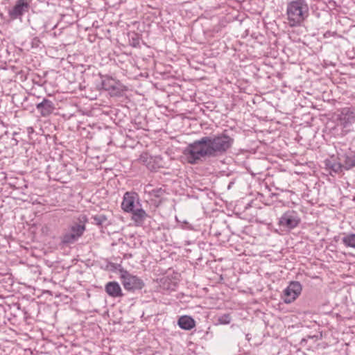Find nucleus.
Here are the masks:
<instances>
[{"mask_svg":"<svg viewBox=\"0 0 355 355\" xmlns=\"http://www.w3.org/2000/svg\"><path fill=\"white\" fill-rule=\"evenodd\" d=\"M233 141V139L226 135L202 137L187 146L183 152L182 159L194 164L202 158L225 152L232 146Z\"/></svg>","mask_w":355,"mask_h":355,"instance_id":"nucleus-1","label":"nucleus"},{"mask_svg":"<svg viewBox=\"0 0 355 355\" xmlns=\"http://www.w3.org/2000/svg\"><path fill=\"white\" fill-rule=\"evenodd\" d=\"M309 16V8L304 0H294L286 6V19L290 27L300 26Z\"/></svg>","mask_w":355,"mask_h":355,"instance_id":"nucleus-2","label":"nucleus"},{"mask_svg":"<svg viewBox=\"0 0 355 355\" xmlns=\"http://www.w3.org/2000/svg\"><path fill=\"white\" fill-rule=\"evenodd\" d=\"M119 279L125 290L134 292L137 290H141L145 284L139 277L130 273L128 271L119 270Z\"/></svg>","mask_w":355,"mask_h":355,"instance_id":"nucleus-3","label":"nucleus"},{"mask_svg":"<svg viewBox=\"0 0 355 355\" xmlns=\"http://www.w3.org/2000/svg\"><path fill=\"white\" fill-rule=\"evenodd\" d=\"M301 218L297 211L288 210L278 219V226L283 232H290L296 228L300 223Z\"/></svg>","mask_w":355,"mask_h":355,"instance_id":"nucleus-4","label":"nucleus"},{"mask_svg":"<svg viewBox=\"0 0 355 355\" xmlns=\"http://www.w3.org/2000/svg\"><path fill=\"white\" fill-rule=\"evenodd\" d=\"M79 223L71 225L70 232L63 235L62 241L64 243H72L77 241L85 230V224L87 221L86 216H83L78 218Z\"/></svg>","mask_w":355,"mask_h":355,"instance_id":"nucleus-5","label":"nucleus"},{"mask_svg":"<svg viewBox=\"0 0 355 355\" xmlns=\"http://www.w3.org/2000/svg\"><path fill=\"white\" fill-rule=\"evenodd\" d=\"M302 285L298 282H291L284 290L282 298L286 304L293 302L301 294Z\"/></svg>","mask_w":355,"mask_h":355,"instance_id":"nucleus-6","label":"nucleus"},{"mask_svg":"<svg viewBox=\"0 0 355 355\" xmlns=\"http://www.w3.org/2000/svg\"><path fill=\"white\" fill-rule=\"evenodd\" d=\"M137 194L134 192L125 193L121 202V209L123 211L130 213L133 211L135 203L137 201Z\"/></svg>","mask_w":355,"mask_h":355,"instance_id":"nucleus-7","label":"nucleus"},{"mask_svg":"<svg viewBox=\"0 0 355 355\" xmlns=\"http://www.w3.org/2000/svg\"><path fill=\"white\" fill-rule=\"evenodd\" d=\"M105 290L107 294L112 297H121L123 296L122 289L116 282H110L105 284Z\"/></svg>","mask_w":355,"mask_h":355,"instance_id":"nucleus-8","label":"nucleus"},{"mask_svg":"<svg viewBox=\"0 0 355 355\" xmlns=\"http://www.w3.org/2000/svg\"><path fill=\"white\" fill-rule=\"evenodd\" d=\"M28 7L27 0H18L12 9L10 10L9 15L12 18H17L22 15Z\"/></svg>","mask_w":355,"mask_h":355,"instance_id":"nucleus-9","label":"nucleus"},{"mask_svg":"<svg viewBox=\"0 0 355 355\" xmlns=\"http://www.w3.org/2000/svg\"><path fill=\"white\" fill-rule=\"evenodd\" d=\"M178 326L184 330L189 331L196 327V321L189 315H182L178 320Z\"/></svg>","mask_w":355,"mask_h":355,"instance_id":"nucleus-10","label":"nucleus"},{"mask_svg":"<svg viewBox=\"0 0 355 355\" xmlns=\"http://www.w3.org/2000/svg\"><path fill=\"white\" fill-rule=\"evenodd\" d=\"M37 109L40 110L42 116H47L53 112L54 105L51 101L44 99L37 105Z\"/></svg>","mask_w":355,"mask_h":355,"instance_id":"nucleus-11","label":"nucleus"},{"mask_svg":"<svg viewBox=\"0 0 355 355\" xmlns=\"http://www.w3.org/2000/svg\"><path fill=\"white\" fill-rule=\"evenodd\" d=\"M130 213L132 214V219L137 225H142L148 216L146 212L143 209H134V211Z\"/></svg>","mask_w":355,"mask_h":355,"instance_id":"nucleus-12","label":"nucleus"},{"mask_svg":"<svg viewBox=\"0 0 355 355\" xmlns=\"http://www.w3.org/2000/svg\"><path fill=\"white\" fill-rule=\"evenodd\" d=\"M150 196L152 200L160 203L164 199L166 191L162 188L155 189L150 192Z\"/></svg>","mask_w":355,"mask_h":355,"instance_id":"nucleus-13","label":"nucleus"},{"mask_svg":"<svg viewBox=\"0 0 355 355\" xmlns=\"http://www.w3.org/2000/svg\"><path fill=\"white\" fill-rule=\"evenodd\" d=\"M355 166V155H346L343 161L344 169L349 170Z\"/></svg>","mask_w":355,"mask_h":355,"instance_id":"nucleus-14","label":"nucleus"},{"mask_svg":"<svg viewBox=\"0 0 355 355\" xmlns=\"http://www.w3.org/2000/svg\"><path fill=\"white\" fill-rule=\"evenodd\" d=\"M343 242L347 247L355 248V234L345 236L343 239Z\"/></svg>","mask_w":355,"mask_h":355,"instance_id":"nucleus-15","label":"nucleus"},{"mask_svg":"<svg viewBox=\"0 0 355 355\" xmlns=\"http://www.w3.org/2000/svg\"><path fill=\"white\" fill-rule=\"evenodd\" d=\"M230 322L231 315L229 313H225L218 318L216 324H228Z\"/></svg>","mask_w":355,"mask_h":355,"instance_id":"nucleus-16","label":"nucleus"},{"mask_svg":"<svg viewBox=\"0 0 355 355\" xmlns=\"http://www.w3.org/2000/svg\"><path fill=\"white\" fill-rule=\"evenodd\" d=\"M327 166L335 173H340L343 171V164L340 163H334V164H327Z\"/></svg>","mask_w":355,"mask_h":355,"instance_id":"nucleus-17","label":"nucleus"},{"mask_svg":"<svg viewBox=\"0 0 355 355\" xmlns=\"http://www.w3.org/2000/svg\"><path fill=\"white\" fill-rule=\"evenodd\" d=\"M113 83H115V80L113 78H107L103 80V85L106 87V89H114L115 87L112 85Z\"/></svg>","mask_w":355,"mask_h":355,"instance_id":"nucleus-18","label":"nucleus"},{"mask_svg":"<svg viewBox=\"0 0 355 355\" xmlns=\"http://www.w3.org/2000/svg\"><path fill=\"white\" fill-rule=\"evenodd\" d=\"M341 114L343 115H348L353 114V112L350 110L349 108L345 107L342 109Z\"/></svg>","mask_w":355,"mask_h":355,"instance_id":"nucleus-19","label":"nucleus"}]
</instances>
